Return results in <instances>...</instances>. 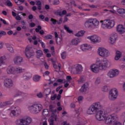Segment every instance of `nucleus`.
Returning a JSON list of instances; mask_svg holds the SVG:
<instances>
[{"label": "nucleus", "mask_w": 125, "mask_h": 125, "mask_svg": "<svg viewBox=\"0 0 125 125\" xmlns=\"http://www.w3.org/2000/svg\"><path fill=\"white\" fill-rule=\"evenodd\" d=\"M30 26L31 27V28H33L36 26V24H35L34 22H32L30 23Z\"/></svg>", "instance_id": "62"}, {"label": "nucleus", "mask_w": 125, "mask_h": 125, "mask_svg": "<svg viewBox=\"0 0 125 125\" xmlns=\"http://www.w3.org/2000/svg\"><path fill=\"white\" fill-rule=\"evenodd\" d=\"M83 71V66L81 64H77L73 65L71 68V74H80Z\"/></svg>", "instance_id": "13"}, {"label": "nucleus", "mask_w": 125, "mask_h": 125, "mask_svg": "<svg viewBox=\"0 0 125 125\" xmlns=\"http://www.w3.org/2000/svg\"><path fill=\"white\" fill-rule=\"evenodd\" d=\"M28 109L33 114H39L42 110V105L40 104L35 103L28 106Z\"/></svg>", "instance_id": "7"}, {"label": "nucleus", "mask_w": 125, "mask_h": 125, "mask_svg": "<svg viewBox=\"0 0 125 125\" xmlns=\"http://www.w3.org/2000/svg\"><path fill=\"white\" fill-rule=\"evenodd\" d=\"M16 125H24V117L22 118L18 119L15 122Z\"/></svg>", "instance_id": "31"}, {"label": "nucleus", "mask_w": 125, "mask_h": 125, "mask_svg": "<svg viewBox=\"0 0 125 125\" xmlns=\"http://www.w3.org/2000/svg\"><path fill=\"white\" fill-rule=\"evenodd\" d=\"M64 29L65 30V31L68 33V34H74V32L73 30H72L71 29H70V27H68L67 25L64 26Z\"/></svg>", "instance_id": "35"}, {"label": "nucleus", "mask_w": 125, "mask_h": 125, "mask_svg": "<svg viewBox=\"0 0 125 125\" xmlns=\"http://www.w3.org/2000/svg\"><path fill=\"white\" fill-rule=\"evenodd\" d=\"M37 96L39 98H42V97H43V95L42 92H40L37 94Z\"/></svg>", "instance_id": "49"}, {"label": "nucleus", "mask_w": 125, "mask_h": 125, "mask_svg": "<svg viewBox=\"0 0 125 125\" xmlns=\"http://www.w3.org/2000/svg\"><path fill=\"white\" fill-rule=\"evenodd\" d=\"M6 60V57L5 56H0V62L4 64Z\"/></svg>", "instance_id": "38"}, {"label": "nucleus", "mask_w": 125, "mask_h": 125, "mask_svg": "<svg viewBox=\"0 0 125 125\" xmlns=\"http://www.w3.org/2000/svg\"><path fill=\"white\" fill-rule=\"evenodd\" d=\"M57 82L61 84V83H65V80L59 79H58Z\"/></svg>", "instance_id": "52"}, {"label": "nucleus", "mask_w": 125, "mask_h": 125, "mask_svg": "<svg viewBox=\"0 0 125 125\" xmlns=\"http://www.w3.org/2000/svg\"><path fill=\"white\" fill-rule=\"evenodd\" d=\"M105 4H106V7L108 8V10L104 9V11H107V13H112V14H116L117 15L119 14L121 17L125 18V8H119L116 5L111 6V5L113 4V2L111 1L106 2Z\"/></svg>", "instance_id": "3"}, {"label": "nucleus", "mask_w": 125, "mask_h": 125, "mask_svg": "<svg viewBox=\"0 0 125 125\" xmlns=\"http://www.w3.org/2000/svg\"><path fill=\"white\" fill-rule=\"evenodd\" d=\"M49 109H50V107H49ZM42 115L44 116V117L46 116L47 117H48V122L50 125H54V123H53L54 120L53 119H54L56 122H57V116H54V114H53L52 116V111L50 109V111H48V110L47 109H44L42 111Z\"/></svg>", "instance_id": "5"}, {"label": "nucleus", "mask_w": 125, "mask_h": 125, "mask_svg": "<svg viewBox=\"0 0 125 125\" xmlns=\"http://www.w3.org/2000/svg\"><path fill=\"white\" fill-rule=\"evenodd\" d=\"M38 42H40V43L41 44V45H42V47H43V48H44L45 47V44H44V43L43 42H42V40L39 39Z\"/></svg>", "instance_id": "50"}, {"label": "nucleus", "mask_w": 125, "mask_h": 125, "mask_svg": "<svg viewBox=\"0 0 125 125\" xmlns=\"http://www.w3.org/2000/svg\"><path fill=\"white\" fill-rule=\"evenodd\" d=\"M6 46L7 47V50H8L9 52H11V53H14V49L13 48L12 46H11V44H10V43H7L6 44Z\"/></svg>", "instance_id": "32"}, {"label": "nucleus", "mask_w": 125, "mask_h": 125, "mask_svg": "<svg viewBox=\"0 0 125 125\" xmlns=\"http://www.w3.org/2000/svg\"><path fill=\"white\" fill-rule=\"evenodd\" d=\"M50 92H51V90L50 89V88H48L45 89L43 91V94H44V95H46V96L47 95L50 94Z\"/></svg>", "instance_id": "37"}, {"label": "nucleus", "mask_w": 125, "mask_h": 125, "mask_svg": "<svg viewBox=\"0 0 125 125\" xmlns=\"http://www.w3.org/2000/svg\"><path fill=\"white\" fill-rule=\"evenodd\" d=\"M80 47L82 51H86V50H90V49H92V45L87 43H84L80 45Z\"/></svg>", "instance_id": "17"}, {"label": "nucleus", "mask_w": 125, "mask_h": 125, "mask_svg": "<svg viewBox=\"0 0 125 125\" xmlns=\"http://www.w3.org/2000/svg\"><path fill=\"white\" fill-rule=\"evenodd\" d=\"M44 39H45V40H48L49 39H52V36H51L50 35H48L44 37Z\"/></svg>", "instance_id": "53"}, {"label": "nucleus", "mask_w": 125, "mask_h": 125, "mask_svg": "<svg viewBox=\"0 0 125 125\" xmlns=\"http://www.w3.org/2000/svg\"><path fill=\"white\" fill-rule=\"evenodd\" d=\"M97 53L99 56L104 58L110 56V52L104 47H99L97 49Z\"/></svg>", "instance_id": "8"}, {"label": "nucleus", "mask_w": 125, "mask_h": 125, "mask_svg": "<svg viewBox=\"0 0 125 125\" xmlns=\"http://www.w3.org/2000/svg\"><path fill=\"white\" fill-rule=\"evenodd\" d=\"M100 83H101V78L100 77L97 78L95 81V85H98V84H99Z\"/></svg>", "instance_id": "42"}, {"label": "nucleus", "mask_w": 125, "mask_h": 125, "mask_svg": "<svg viewBox=\"0 0 125 125\" xmlns=\"http://www.w3.org/2000/svg\"><path fill=\"white\" fill-rule=\"evenodd\" d=\"M90 23L92 24V26H94V28H99V21L98 19L95 18H90Z\"/></svg>", "instance_id": "19"}, {"label": "nucleus", "mask_w": 125, "mask_h": 125, "mask_svg": "<svg viewBox=\"0 0 125 125\" xmlns=\"http://www.w3.org/2000/svg\"><path fill=\"white\" fill-rule=\"evenodd\" d=\"M113 125H122V123L118 121H116L115 122H113Z\"/></svg>", "instance_id": "54"}, {"label": "nucleus", "mask_w": 125, "mask_h": 125, "mask_svg": "<svg viewBox=\"0 0 125 125\" xmlns=\"http://www.w3.org/2000/svg\"><path fill=\"white\" fill-rule=\"evenodd\" d=\"M51 61L53 63L54 69H57V68H59V70H60V68H61V64L59 63L57 61H54L53 59H51Z\"/></svg>", "instance_id": "26"}, {"label": "nucleus", "mask_w": 125, "mask_h": 125, "mask_svg": "<svg viewBox=\"0 0 125 125\" xmlns=\"http://www.w3.org/2000/svg\"><path fill=\"white\" fill-rule=\"evenodd\" d=\"M90 18L86 20L84 23L85 28H89V29H91L92 28V25H91V22H90Z\"/></svg>", "instance_id": "28"}, {"label": "nucleus", "mask_w": 125, "mask_h": 125, "mask_svg": "<svg viewBox=\"0 0 125 125\" xmlns=\"http://www.w3.org/2000/svg\"><path fill=\"white\" fill-rule=\"evenodd\" d=\"M49 75V72L48 71H45V72L43 73V76H47V75Z\"/></svg>", "instance_id": "63"}, {"label": "nucleus", "mask_w": 125, "mask_h": 125, "mask_svg": "<svg viewBox=\"0 0 125 125\" xmlns=\"http://www.w3.org/2000/svg\"><path fill=\"white\" fill-rule=\"evenodd\" d=\"M102 90L104 91V92H107L109 90V86L107 85H105L102 88Z\"/></svg>", "instance_id": "40"}, {"label": "nucleus", "mask_w": 125, "mask_h": 125, "mask_svg": "<svg viewBox=\"0 0 125 125\" xmlns=\"http://www.w3.org/2000/svg\"><path fill=\"white\" fill-rule=\"evenodd\" d=\"M31 49H32V47L30 46H27L25 48V53L27 58L29 59V62H30V63H34L33 56L35 55V53L34 52H31Z\"/></svg>", "instance_id": "11"}, {"label": "nucleus", "mask_w": 125, "mask_h": 125, "mask_svg": "<svg viewBox=\"0 0 125 125\" xmlns=\"http://www.w3.org/2000/svg\"><path fill=\"white\" fill-rule=\"evenodd\" d=\"M61 55L62 59H65L66 57H67V53H66V52H63L61 54Z\"/></svg>", "instance_id": "47"}, {"label": "nucleus", "mask_w": 125, "mask_h": 125, "mask_svg": "<svg viewBox=\"0 0 125 125\" xmlns=\"http://www.w3.org/2000/svg\"><path fill=\"white\" fill-rule=\"evenodd\" d=\"M57 96V95L56 94H55L54 95L52 96L51 97V100H55V98H56Z\"/></svg>", "instance_id": "56"}, {"label": "nucleus", "mask_w": 125, "mask_h": 125, "mask_svg": "<svg viewBox=\"0 0 125 125\" xmlns=\"http://www.w3.org/2000/svg\"><path fill=\"white\" fill-rule=\"evenodd\" d=\"M3 47V43L2 42H0V49H1V48Z\"/></svg>", "instance_id": "64"}, {"label": "nucleus", "mask_w": 125, "mask_h": 125, "mask_svg": "<svg viewBox=\"0 0 125 125\" xmlns=\"http://www.w3.org/2000/svg\"><path fill=\"white\" fill-rule=\"evenodd\" d=\"M15 1L16 3L18 4V5H20V4L24 2V0H15Z\"/></svg>", "instance_id": "46"}, {"label": "nucleus", "mask_w": 125, "mask_h": 125, "mask_svg": "<svg viewBox=\"0 0 125 125\" xmlns=\"http://www.w3.org/2000/svg\"><path fill=\"white\" fill-rule=\"evenodd\" d=\"M50 109L52 111V116H53V115L54 116H56L55 114H58L59 113L60 111L62 110V107H58L57 109H55L53 106L50 105Z\"/></svg>", "instance_id": "20"}, {"label": "nucleus", "mask_w": 125, "mask_h": 125, "mask_svg": "<svg viewBox=\"0 0 125 125\" xmlns=\"http://www.w3.org/2000/svg\"><path fill=\"white\" fill-rule=\"evenodd\" d=\"M87 39L91 42L92 43H99L102 41L101 37L96 34H94L87 37Z\"/></svg>", "instance_id": "10"}, {"label": "nucleus", "mask_w": 125, "mask_h": 125, "mask_svg": "<svg viewBox=\"0 0 125 125\" xmlns=\"http://www.w3.org/2000/svg\"><path fill=\"white\" fill-rule=\"evenodd\" d=\"M3 84L5 87L10 88V87L13 86V81L11 78H6L4 80Z\"/></svg>", "instance_id": "16"}, {"label": "nucleus", "mask_w": 125, "mask_h": 125, "mask_svg": "<svg viewBox=\"0 0 125 125\" xmlns=\"http://www.w3.org/2000/svg\"><path fill=\"white\" fill-rule=\"evenodd\" d=\"M24 125H29L32 124V118L29 116L23 117Z\"/></svg>", "instance_id": "23"}, {"label": "nucleus", "mask_w": 125, "mask_h": 125, "mask_svg": "<svg viewBox=\"0 0 125 125\" xmlns=\"http://www.w3.org/2000/svg\"><path fill=\"white\" fill-rule=\"evenodd\" d=\"M84 34H85V31H83V30H81L80 31H79L77 33H76L75 36V37H83V35H84Z\"/></svg>", "instance_id": "34"}, {"label": "nucleus", "mask_w": 125, "mask_h": 125, "mask_svg": "<svg viewBox=\"0 0 125 125\" xmlns=\"http://www.w3.org/2000/svg\"><path fill=\"white\" fill-rule=\"evenodd\" d=\"M120 74V71L117 69H110L107 73V76L108 78L111 79L117 77Z\"/></svg>", "instance_id": "15"}, {"label": "nucleus", "mask_w": 125, "mask_h": 125, "mask_svg": "<svg viewBox=\"0 0 125 125\" xmlns=\"http://www.w3.org/2000/svg\"><path fill=\"white\" fill-rule=\"evenodd\" d=\"M101 27L103 30H107V29H112L115 27L116 21L112 19H106L100 21Z\"/></svg>", "instance_id": "4"}, {"label": "nucleus", "mask_w": 125, "mask_h": 125, "mask_svg": "<svg viewBox=\"0 0 125 125\" xmlns=\"http://www.w3.org/2000/svg\"><path fill=\"white\" fill-rule=\"evenodd\" d=\"M41 124H42V125H47V121H46V118H44L42 120Z\"/></svg>", "instance_id": "48"}, {"label": "nucleus", "mask_w": 125, "mask_h": 125, "mask_svg": "<svg viewBox=\"0 0 125 125\" xmlns=\"http://www.w3.org/2000/svg\"><path fill=\"white\" fill-rule=\"evenodd\" d=\"M83 100V96H79L78 98V100L79 102V103H81L82 102V101Z\"/></svg>", "instance_id": "55"}, {"label": "nucleus", "mask_w": 125, "mask_h": 125, "mask_svg": "<svg viewBox=\"0 0 125 125\" xmlns=\"http://www.w3.org/2000/svg\"><path fill=\"white\" fill-rule=\"evenodd\" d=\"M81 42L82 39L76 38L71 40V43L72 45H78Z\"/></svg>", "instance_id": "25"}, {"label": "nucleus", "mask_w": 125, "mask_h": 125, "mask_svg": "<svg viewBox=\"0 0 125 125\" xmlns=\"http://www.w3.org/2000/svg\"><path fill=\"white\" fill-rule=\"evenodd\" d=\"M122 56H123V53L119 50H117L116 52V55L114 59L116 61H118V60H119L120 58L122 57Z\"/></svg>", "instance_id": "29"}, {"label": "nucleus", "mask_w": 125, "mask_h": 125, "mask_svg": "<svg viewBox=\"0 0 125 125\" xmlns=\"http://www.w3.org/2000/svg\"><path fill=\"white\" fill-rule=\"evenodd\" d=\"M6 3L8 6H12V3H11L10 1L7 0Z\"/></svg>", "instance_id": "57"}, {"label": "nucleus", "mask_w": 125, "mask_h": 125, "mask_svg": "<svg viewBox=\"0 0 125 125\" xmlns=\"http://www.w3.org/2000/svg\"><path fill=\"white\" fill-rule=\"evenodd\" d=\"M33 79L34 82H39V81H40V80H41V76H40L39 75H35L33 77Z\"/></svg>", "instance_id": "43"}, {"label": "nucleus", "mask_w": 125, "mask_h": 125, "mask_svg": "<svg viewBox=\"0 0 125 125\" xmlns=\"http://www.w3.org/2000/svg\"><path fill=\"white\" fill-rule=\"evenodd\" d=\"M67 13V12L66 10H63L62 12L61 11H59L58 12V15H59V16L62 17L63 15H65Z\"/></svg>", "instance_id": "45"}, {"label": "nucleus", "mask_w": 125, "mask_h": 125, "mask_svg": "<svg viewBox=\"0 0 125 125\" xmlns=\"http://www.w3.org/2000/svg\"><path fill=\"white\" fill-rule=\"evenodd\" d=\"M13 62L16 65H21L23 63V58L20 56H16L13 60Z\"/></svg>", "instance_id": "18"}, {"label": "nucleus", "mask_w": 125, "mask_h": 125, "mask_svg": "<svg viewBox=\"0 0 125 125\" xmlns=\"http://www.w3.org/2000/svg\"><path fill=\"white\" fill-rule=\"evenodd\" d=\"M42 30V26H41L40 25H39L38 26V28L35 29V31L37 33H39V32H40V30Z\"/></svg>", "instance_id": "51"}, {"label": "nucleus", "mask_w": 125, "mask_h": 125, "mask_svg": "<svg viewBox=\"0 0 125 125\" xmlns=\"http://www.w3.org/2000/svg\"><path fill=\"white\" fill-rule=\"evenodd\" d=\"M109 65L110 62L108 59L106 58H104L102 60L98 59L95 63L91 65L90 69L93 73L97 74V73H99V71L107 69Z\"/></svg>", "instance_id": "2"}, {"label": "nucleus", "mask_w": 125, "mask_h": 125, "mask_svg": "<svg viewBox=\"0 0 125 125\" xmlns=\"http://www.w3.org/2000/svg\"><path fill=\"white\" fill-rule=\"evenodd\" d=\"M95 117L98 121H104V123L106 125H111L116 121H119V116L117 114L113 113L108 115L103 111L97 112Z\"/></svg>", "instance_id": "1"}, {"label": "nucleus", "mask_w": 125, "mask_h": 125, "mask_svg": "<svg viewBox=\"0 0 125 125\" xmlns=\"http://www.w3.org/2000/svg\"><path fill=\"white\" fill-rule=\"evenodd\" d=\"M60 2L59 1V0H54L53 1V4L57 5V4H59Z\"/></svg>", "instance_id": "58"}, {"label": "nucleus", "mask_w": 125, "mask_h": 125, "mask_svg": "<svg viewBox=\"0 0 125 125\" xmlns=\"http://www.w3.org/2000/svg\"><path fill=\"white\" fill-rule=\"evenodd\" d=\"M118 40V34L116 32L111 33L108 37V42L110 44H115Z\"/></svg>", "instance_id": "14"}, {"label": "nucleus", "mask_w": 125, "mask_h": 125, "mask_svg": "<svg viewBox=\"0 0 125 125\" xmlns=\"http://www.w3.org/2000/svg\"><path fill=\"white\" fill-rule=\"evenodd\" d=\"M0 21H1L3 23V24H4L5 25V24H7H7H8V23H7V22H6V21L5 20H3V19H1V18H0Z\"/></svg>", "instance_id": "59"}, {"label": "nucleus", "mask_w": 125, "mask_h": 125, "mask_svg": "<svg viewBox=\"0 0 125 125\" xmlns=\"http://www.w3.org/2000/svg\"><path fill=\"white\" fill-rule=\"evenodd\" d=\"M66 80L68 81V82H71V81L72 80V78L71 77V76H67L66 77Z\"/></svg>", "instance_id": "60"}, {"label": "nucleus", "mask_w": 125, "mask_h": 125, "mask_svg": "<svg viewBox=\"0 0 125 125\" xmlns=\"http://www.w3.org/2000/svg\"><path fill=\"white\" fill-rule=\"evenodd\" d=\"M88 87V84L85 83L84 84L80 89V92L83 93L84 92H86V90H87V88Z\"/></svg>", "instance_id": "30"}, {"label": "nucleus", "mask_w": 125, "mask_h": 125, "mask_svg": "<svg viewBox=\"0 0 125 125\" xmlns=\"http://www.w3.org/2000/svg\"><path fill=\"white\" fill-rule=\"evenodd\" d=\"M118 95V89L116 88H112L108 93V99L111 101H114V100H116Z\"/></svg>", "instance_id": "9"}, {"label": "nucleus", "mask_w": 125, "mask_h": 125, "mask_svg": "<svg viewBox=\"0 0 125 125\" xmlns=\"http://www.w3.org/2000/svg\"><path fill=\"white\" fill-rule=\"evenodd\" d=\"M117 31L119 34H124L125 33V28L123 24H119L117 26Z\"/></svg>", "instance_id": "24"}, {"label": "nucleus", "mask_w": 125, "mask_h": 125, "mask_svg": "<svg viewBox=\"0 0 125 125\" xmlns=\"http://www.w3.org/2000/svg\"><path fill=\"white\" fill-rule=\"evenodd\" d=\"M36 4L38 6V9L39 10H41L42 9V3H41V1H36Z\"/></svg>", "instance_id": "44"}, {"label": "nucleus", "mask_w": 125, "mask_h": 125, "mask_svg": "<svg viewBox=\"0 0 125 125\" xmlns=\"http://www.w3.org/2000/svg\"><path fill=\"white\" fill-rule=\"evenodd\" d=\"M15 72H17V73H23V72H25V69L20 67H15Z\"/></svg>", "instance_id": "39"}, {"label": "nucleus", "mask_w": 125, "mask_h": 125, "mask_svg": "<svg viewBox=\"0 0 125 125\" xmlns=\"http://www.w3.org/2000/svg\"><path fill=\"white\" fill-rule=\"evenodd\" d=\"M13 104V100H10L5 102H2L0 104V107H5L6 106H9Z\"/></svg>", "instance_id": "21"}, {"label": "nucleus", "mask_w": 125, "mask_h": 125, "mask_svg": "<svg viewBox=\"0 0 125 125\" xmlns=\"http://www.w3.org/2000/svg\"><path fill=\"white\" fill-rule=\"evenodd\" d=\"M42 55H43L42 51L41 50L36 51L37 58H41V57H42Z\"/></svg>", "instance_id": "33"}, {"label": "nucleus", "mask_w": 125, "mask_h": 125, "mask_svg": "<svg viewBox=\"0 0 125 125\" xmlns=\"http://www.w3.org/2000/svg\"><path fill=\"white\" fill-rule=\"evenodd\" d=\"M55 37L56 39V43L57 44H59V45H62L63 44V42H62V39L61 38L58 37V34L57 32H55Z\"/></svg>", "instance_id": "27"}, {"label": "nucleus", "mask_w": 125, "mask_h": 125, "mask_svg": "<svg viewBox=\"0 0 125 125\" xmlns=\"http://www.w3.org/2000/svg\"><path fill=\"white\" fill-rule=\"evenodd\" d=\"M37 39V37L36 36H34L33 37H31L30 38H28V40L30 42H32V40L34 41V44L37 45L38 44V41L36 40Z\"/></svg>", "instance_id": "36"}, {"label": "nucleus", "mask_w": 125, "mask_h": 125, "mask_svg": "<svg viewBox=\"0 0 125 125\" xmlns=\"http://www.w3.org/2000/svg\"><path fill=\"white\" fill-rule=\"evenodd\" d=\"M51 21L54 25H55V24H56V20H54V19H51Z\"/></svg>", "instance_id": "61"}, {"label": "nucleus", "mask_w": 125, "mask_h": 125, "mask_svg": "<svg viewBox=\"0 0 125 125\" xmlns=\"http://www.w3.org/2000/svg\"><path fill=\"white\" fill-rule=\"evenodd\" d=\"M11 110L10 112V116L11 118H13L14 117H18L20 114H21V108L18 106L14 107L11 109H9L8 111Z\"/></svg>", "instance_id": "12"}, {"label": "nucleus", "mask_w": 125, "mask_h": 125, "mask_svg": "<svg viewBox=\"0 0 125 125\" xmlns=\"http://www.w3.org/2000/svg\"><path fill=\"white\" fill-rule=\"evenodd\" d=\"M41 61H42V62H43V65H44L45 69H46V70H47L48 69V68H49V66H48L47 63H46V62H45V61L44 60V57H43L42 59L41 60Z\"/></svg>", "instance_id": "41"}, {"label": "nucleus", "mask_w": 125, "mask_h": 125, "mask_svg": "<svg viewBox=\"0 0 125 125\" xmlns=\"http://www.w3.org/2000/svg\"><path fill=\"white\" fill-rule=\"evenodd\" d=\"M101 103L98 102L93 103L88 108L87 110V114L88 115H93L95 113H97L98 110L102 107Z\"/></svg>", "instance_id": "6"}, {"label": "nucleus", "mask_w": 125, "mask_h": 125, "mask_svg": "<svg viewBox=\"0 0 125 125\" xmlns=\"http://www.w3.org/2000/svg\"><path fill=\"white\" fill-rule=\"evenodd\" d=\"M6 72L8 75H12L15 73V67L12 65L7 67Z\"/></svg>", "instance_id": "22"}]
</instances>
